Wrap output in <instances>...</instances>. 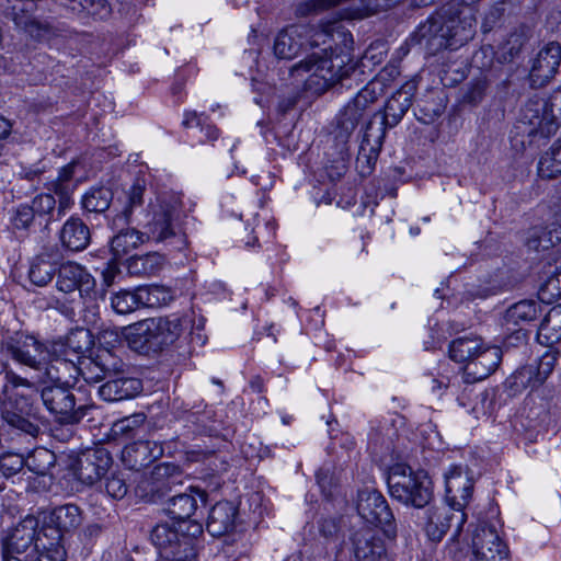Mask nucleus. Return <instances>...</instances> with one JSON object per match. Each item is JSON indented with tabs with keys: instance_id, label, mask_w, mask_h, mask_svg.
I'll return each mask as SVG.
<instances>
[{
	"instance_id": "obj_37",
	"label": "nucleus",
	"mask_w": 561,
	"mask_h": 561,
	"mask_svg": "<svg viewBox=\"0 0 561 561\" xmlns=\"http://www.w3.org/2000/svg\"><path fill=\"white\" fill-rule=\"evenodd\" d=\"M537 340L549 347L561 341V304L548 311L538 328Z\"/></svg>"
},
{
	"instance_id": "obj_61",
	"label": "nucleus",
	"mask_w": 561,
	"mask_h": 561,
	"mask_svg": "<svg viewBox=\"0 0 561 561\" xmlns=\"http://www.w3.org/2000/svg\"><path fill=\"white\" fill-rule=\"evenodd\" d=\"M524 38L520 34H511L502 46L501 58L505 62L514 61L522 53Z\"/></svg>"
},
{
	"instance_id": "obj_30",
	"label": "nucleus",
	"mask_w": 561,
	"mask_h": 561,
	"mask_svg": "<svg viewBox=\"0 0 561 561\" xmlns=\"http://www.w3.org/2000/svg\"><path fill=\"white\" fill-rule=\"evenodd\" d=\"M306 24L289 25L280 31L274 42V54L280 59H293L305 49L304 35L308 34Z\"/></svg>"
},
{
	"instance_id": "obj_62",
	"label": "nucleus",
	"mask_w": 561,
	"mask_h": 561,
	"mask_svg": "<svg viewBox=\"0 0 561 561\" xmlns=\"http://www.w3.org/2000/svg\"><path fill=\"white\" fill-rule=\"evenodd\" d=\"M162 257L157 254H147L133 260L130 267L134 273L152 274L161 265Z\"/></svg>"
},
{
	"instance_id": "obj_22",
	"label": "nucleus",
	"mask_w": 561,
	"mask_h": 561,
	"mask_svg": "<svg viewBox=\"0 0 561 561\" xmlns=\"http://www.w3.org/2000/svg\"><path fill=\"white\" fill-rule=\"evenodd\" d=\"M163 455L162 446L153 440H136L122 450V462L129 470L139 471Z\"/></svg>"
},
{
	"instance_id": "obj_55",
	"label": "nucleus",
	"mask_w": 561,
	"mask_h": 561,
	"mask_svg": "<svg viewBox=\"0 0 561 561\" xmlns=\"http://www.w3.org/2000/svg\"><path fill=\"white\" fill-rule=\"evenodd\" d=\"M57 355L53 351V354L47 355L42 365V370L36 371L35 378L44 383L56 385L61 383L60 376L58 375Z\"/></svg>"
},
{
	"instance_id": "obj_9",
	"label": "nucleus",
	"mask_w": 561,
	"mask_h": 561,
	"mask_svg": "<svg viewBox=\"0 0 561 561\" xmlns=\"http://www.w3.org/2000/svg\"><path fill=\"white\" fill-rule=\"evenodd\" d=\"M356 508L358 515L367 523L382 530L386 537H397V524L393 513L385 496L373 489L358 492Z\"/></svg>"
},
{
	"instance_id": "obj_8",
	"label": "nucleus",
	"mask_w": 561,
	"mask_h": 561,
	"mask_svg": "<svg viewBox=\"0 0 561 561\" xmlns=\"http://www.w3.org/2000/svg\"><path fill=\"white\" fill-rule=\"evenodd\" d=\"M382 95V87L379 81H369L358 93L343 107L336 119L335 138L345 144L354 133L359 122L365 116L369 106Z\"/></svg>"
},
{
	"instance_id": "obj_46",
	"label": "nucleus",
	"mask_w": 561,
	"mask_h": 561,
	"mask_svg": "<svg viewBox=\"0 0 561 561\" xmlns=\"http://www.w3.org/2000/svg\"><path fill=\"white\" fill-rule=\"evenodd\" d=\"M95 354L99 358V365L102 367L107 379L128 373V365L111 350L98 348Z\"/></svg>"
},
{
	"instance_id": "obj_31",
	"label": "nucleus",
	"mask_w": 561,
	"mask_h": 561,
	"mask_svg": "<svg viewBox=\"0 0 561 561\" xmlns=\"http://www.w3.org/2000/svg\"><path fill=\"white\" fill-rule=\"evenodd\" d=\"M237 506L229 501L216 503L208 515L207 530L214 537H219L230 533L234 528Z\"/></svg>"
},
{
	"instance_id": "obj_4",
	"label": "nucleus",
	"mask_w": 561,
	"mask_h": 561,
	"mask_svg": "<svg viewBox=\"0 0 561 561\" xmlns=\"http://www.w3.org/2000/svg\"><path fill=\"white\" fill-rule=\"evenodd\" d=\"M561 126V87L547 99H530L520 111L514 126L516 136L527 137L528 144L539 138H549Z\"/></svg>"
},
{
	"instance_id": "obj_44",
	"label": "nucleus",
	"mask_w": 561,
	"mask_h": 561,
	"mask_svg": "<svg viewBox=\"0 0 561 561\" xmlns=\"http://www.w3.org/2000/svg\"><path fill=\"white\" fill-rule=\"evenodd\" d=\"M142 307L156 308L168 305L173 300V294L170 288L161 285L139 286Z\"/></svg>"
},
{
	"instance_id": "obj_39",
	"label": "nucleus",
	"mask_w": 561,
	"mask_h": 561,
	"mask_svg": "<svg viewBox=\"0 0 561 561\" xmlns=\"http://www.w3.org/2000/svg\"><path fill=\"white\" fill-rule=\"evenodd\" d=\"M145 191L146 185L140 183V181H137L130 186L126 192L127 201L122 213L113 219L112 224L114 228H121L131 222L134 208L141 206L144 203Z\"/></svg>"
},
{
	"instance_id": "obj_19",
	"label": "nucleus",
	"mask_w": 561,
	"mask_h": 561,
	"mask_svg": "<svg viewBox=\"0 0 561 561\" xmlns=\"http://www.w3.org/2000/svg\"><path fill=\"white\" fill-rule=\"evenodd\" d=\"M444 24V19L439 12L428 18L422 23L414 33L416 42L424 46L432 55L447 48L450 45V32Z\"/></svg>"
},
{
	"instance_id": "obj_33",
	"label": "nucleus",
	"mask_w": 561,
	"mask_h": 561,
	"mask_svg": "<svg viewBox=\"0 0 561 561\" xmlns=\"http://www.w3.org/2000/svg\"><path fill=\"white\" fill-rule=\"evenodd\" d=\"M185 525V523H160L152 529L150 538L162 559L168 561L169 558H175L178 556L172 545L175 542L179 531L183 530Z\"/></svg>"
},
{
	"instance_id": "obj_16",
	"label": "nucleus",
	"mask_w": 561,
	"mask_h": 561,
	"mask_svg": "<svg viewBox=\"0 0 561 561\" xmlns=\"http://www.w3.org/2000/svg\"><path fill=\"white\" fill-rule=\"evenodd\" d=\"M111 454L103 447L81 453L75 465V474L83 484L92 485L108 470Z\"/></svg>"
},
{
	"instance_id": "obj_15",
	"label": "nucleus",
	"mask_w": 561,
	"mask_h": 561,
	"mask_svg": "<svg viewBox=\"0 0 561 561\" xmlns=\"http://www.w3.org/2000/svg\"><path fill=\"white\" fill-rule=\"evenodd\" d=\"M56 286L61 293L78 291L80 298H85L94 293L95 279L84 266L75 262H66L57 271Z\"/></svg>"
},
{
	"instance_id": "obj_29",
	"label": "nucleus",
	"mask_w": 561,
	"mask_h": 561,
	"mask_svg": "<svg viewBox=\"0 0 561 561\" xmlns=\"http://www.w3.org/2000/svg\"><path fill=\"white\" fill-rule=\"evenodd\" d=\"M142 390V382L138 378L118 375L107 379L99 388V394L104 401L114 402L135 398Z\"/></svg>"
},
{
	"instance_id": "obj_57",
	"label": "nucleus",
	"mask_w": 561,
	"mask_h": 561,
	"mask_svg": "<svg viewBox=\"0 0 561 561\" xmlns=\"http://www.w3.org/2000/svg\"><path fill=\"white\" fill-rule=\"evenodd\" d=\"M342 1L343 0H308L297 7L296 14L299 16L318 14L324 10L339 5Z\"/></svg>"
},
{
	"instance_id": "obj_51",
	"label": "nucleus",
	"mask_w": 561,
	"mask_h": 561,
	"mask_svg": "<svg viewBox=\"0 0 561 561\" xmlns=\"http://www.w3.org/2000/svg\"><path fill=\"white\" fill-rule=\"evenodd\" d=\"M78 376H81L88 383H95L106 379L102 367L99 365V358L95 354L84 356L78 360Z\"/></svg>"
},
{
	"instance_id": "obj_45",
	"label": "nucleus",
	"mask_w": 561,
	"mask_h": 561,
	"mask_svg": "<svg viewBox=\"0 0 561 561\" xmlns=\"http://www.w3.org/2000/svg\"><path fill=\"white\" fill-rule=\"evenodd\" d=\"M55 274V265L42 255L36 256L32 261L28 270V278L31 283L39 287L49 284Z\"/></svg>"
},
{
	"instance_id": "obj_28",
	"label": "nucleus",
	"mask_w": 561,
	"mask_h": 561,
	"mask_svg": "<svg viewBox=\"0 0 561 561\" xmlns=\"http://www.w3.org/2000/svg\"><path fill=\"white\" fill-rule=\"evenodd\" d=\"M352 541L356 561H393L381 539L369 529L356 531Z\"/></svg>"
},
{
	"instance_id": "obj_12",
	"label": "nucleus",
	"mask_w": 561,
	"mask_h": 561,
	"mask_svg": "<svg viewBox=\"0 0 561 561\" xmlns=\"http://www.w3.org/2000/svg\"><path fill=\"white\" fill-rule=\"evenodd\" d=\"M182 470L172 462L157 465L150 477L137 485L139 496L148 502H156L164 496L173 485L181 483Z\"/></svg>"
},
{
	"instance_id": "obj_18",
	"label": "nucleus",
	"mask_w": 561,
	"mask_h": 561,
	"mask_svg": "<svg viewBox=\"0 0 561 561\" xmlns=\"http://www.w3.org/2000/svg\"><path fill=\"white\" fill-rule=\"evenodd\" d=\"M415 91L416 84L413 81L407 82L387 101L382 115L381 134L377 136L379 146L385 137V129L387 127L392 128L397 126L412 106Z\"/></svg>"
},
{
	"instance_id": "obj_2",
	"label": "nucleus",
	"mask_w": 561,
	"mask_h": 561,
	"mask_svg": "<svg viewBox=\"0 0 561 561\" xmlns=\"http://www.w3.org/2000/svg\"><path fill=\"white\" fill-rule=\"evenodd\" d=\"M190 322L179 313L147 318L126 327L124 336L130 350L142 355L159 354L175 344Z\"/></svg>"
},
{
	"instance_id": "obj_27",
	"label": "nucleus",
	"mask_w": 561,
	"mask_h": 561,
	"mask_svg": "<svg viewBox=\"0 0 561 561\" xmlns=\"http://www.w3.org/2000/svg\"><path fill=\"white\" fill-rule=\"evenodd\" d=\"M76 165L75 162H70L62 167L57 176L45 184L46 188L58 197V218L65 215L72 204L71 196L77 188V181L73 176Z\"/></svg>"
},
{
	"instance_id": "obj_64",
	"label": "nucleus",
	"mask_w": 561,
	"mask_h": 561,
	"mask_svg": "<svg viewBox=\"0 0 561 561\" xmlns=\"http://www.w3.org/2000/svg\"><path fill=\"white\" fill-rule=\"evenodd\" d=\"M35 214L28 204L19 205L12 214L11 222L15 229L26 230L34 221Z\"/></svg>"
},
{
	"instance_id": "obj_63",
	"label": "nucleus",
	"mask_w": 561,
	"mask_h": 561,
	"mask_svg": "<svg viewBox=\"0 0 561 561\" xmlns=\"http://www.w3.org/2000/svg\"><path fill=\"white\" fill-rule=\"evenodd\" d=\"M105 491L114 500H122L128 491L125 479L118 473H111L105 480Z\"/></svg>"
},
{
	"instance_id": "obj_21",
	"label": "nucleus",
	"mask_w": 561,
	"mask_h": 561,
	"mask_svg": "<svg viewBox=\"0 0 561 561\" xmlns=\"http://www.w3.org/2000/svg\"><path fill=\"white\" fill-rule=\"evenodd\" d=\"M444 478L448 504L463 511L472 495L473 481L461 466L456 465L449 467Z\"/></svg>"
},
{
	"instance_id": "obj_36",
	"label": "nucleus",
	"mask_w": 561,
	"mask_h": 561,
	"mask_svg": "<svg viewBox=\"0 0 561 561\" xmlns=\"http://www.w3.org/2000/svg\"><path fill=\"white\" fill-rule=\"evenodd\" d=\"M543 311V306L533 299L520 300L512 305L505 312V322L523 325L535 321Z\"/></svg>"
},
{
	"instance_id": "obj_38",
	"label": "nucleus",
	"mask_w": 561,
	"mask_h": 561,
	"mask_svg": "<svg viewBox=\"0 0 561 561\" xmlns=\"http://www.w3.org/2000/svg\"><path fill=\"white\" fill-rule=\"evenodd\" d=\"M342 18L343 15H340L339 19L321 22L318 26L306 24L309 32L304 35L305 48L307 46L318 47L320 45H325L329 38L333 39L334 34L345 35L340 23Z\"/></svg>"
},
{
	"instance_id": "obj_47",
	"label": "nucleus",
	"mask_w": 561,
	"mask_h": 561,
	"mask_svg": "<svg viewBox=\"0 0 561 561\" xmlns=\"http://www.w3.org/2000/svg\"><path fill=\"white\" fill-rule=\"evenodd\" d=\"M139 296V287L134 291L122 289L112 295L111 305L115 312L119 314H127L142 307Z\"/></svg>"
},
{
	"instance_id": "obj_26",
	"label": "nucleus",
	"mask_w": 561,
	"mask_h": 561,
	"mask_svg": "<svg viewBox=\"0 0 561 561\" xmlns=\"http://www.w3.org/2000/svg\"><path fill=\"white\" fill-rule=\"evenodd\" d=\"M49 523L51 526L43 528L44 537L60 542L62 533H68L81 525V511L75 504L60 505L50 513Z\"/></svg>"
},
{
	"instance_id": "obj_7",
	"label": "nucleus",
	"mask_w": 561,
	"mask_h": 561,
	"mask_svg": "<svg viewBox=\"0 0 561 561\" xmlns=\"http://www.w3.org/2000/svg\"><path fill=\"white\" fill-rule=\"evenodd\" d=\"M73 386L47 385L41 390L43 404L60 424H78L92 408L77 400Z\"/></svg>"
},
{
	"instance_id": "obj_52",
	"label": "nucleus",
	"mask_w": 561,
	"mask_h": 561,
	"mask_svg": "<svg viewBox=\"0 0 561 561\" xmlns=\"http://www.w3.org/2000/svg\"><path fill=\"white\" fill-rule=\"evenodd\" d=\"M77 3L81 11L96 20H106L112 13V7L107 0H70Z\"/></svg>"
},
{
	"instance_id": "obj_43",
	"label": "nucleus",
	"mask_w": 561,
	"mask_h": 561,
	"mask_svg": "<svg viewBox=\"0 0 561 561\" xmlns=\"http://www.w3.org/2000/svg\"><path fill=\"white\" fill-rule=\"evenodd\" d=\"M113 192L105 186L91 187L82 197V207L90 213H104L111 206Z\"/></svg>"
},
{
	"instance_id": "obj_40",
	"label": "nucleus",
	"mask_w": 561,
	"mask_h": 561,
	"mask_svg": "<svg viewBox=\"0 0 561 561\" xmlns=\"http://www.w3.org/2000/svg\"><path fill=\"white\" fill-rule=\"evenodd\" d=\"M481 339L477 336H461L454 340L449 346V356L458 363H469L483 346Z\"/></svg>"
},
{
	"instance_id": "obj_25",
	"label": "nucleus",
	"mask_w": 561,
	"mask_h": 561,
	"mask_svg": "<svg viewBox=\"0 0 561 561\" xmlns=\"http://www.w3.org/2000/svg\"><path fill=\"white\" fill-rule=\"evenodd\" d=\"M30 2L12 5L5 16L11 20L14 26L35 41L48 38L50 26L33 16Z\"/></svg>"
},
{
	"instance_id": "obj_42",
	"label": "nucleus",
	"mask_w": 561,
	"mask_h": 561,
	"mask_svg": "<svg viewBox=\"0 0 561 561\" xmlns=\"http://www.w3.org/2000/svg\"><path fill=\"white\" fill-rule=\"evenodd\" d=\"M538 174L542 179H554L561 175V138L540 158Z\"/></svg>"
},
{
	"instance_id": "obj_50",
	"label": "nucleus",
	"mask_w": 561,
	"mask_h": 561,
	"mask_svg": "<svg viewBox=\"0 0 561 561\" xmlns=\"http://www.w3.org/2000/svg\"><path fill=\"white\" fill-rule=\"evenodd\" d=\"M511 2L502 0L493 3L484 13L481 23L482 32L490 33L491 31L500 27L504 21L506 11L510 9Z\"/></svg>"
},
{
	"instance_id": "obj_41",
	"label": "nucleus",
	"mask_w": 561,
	"mask_h": 561,
	"mask_svg": "<svg viewBox=\"0 0 561 561\" xmlns=\"http://www.w3.org/2000/svg\"><path fill=\"white\" fill-rule=\"evenodd\" d=\"M33 551L34 553H26L25 561H65L66 551L60 542L51 540L46 542L43 537L37 538Z\"/></svg>"
},
{
	"instance_id": "obj_53",
	"label": "nucleus",
	"mask_w": 561,
	"mask_h": 561,
	"mask_svg": "<svg viewBox=\"0 0 561 561\" xmlns=\"http://www.w3.org/2000/svg\"><path fill=\"white\" fill-rule=\"evenodd\" d=\"M55 354L57 355V364L59 366L60 385H75L78 378V360L59 352Z\"/></svg>"
},
{
	"instance_id": "obj_32",
	"label": "nucleus",
	"mask_w": 561,
	"mask_h": 561,
	"mask_svg": "<svg viewBox=\"0 0 561 561\" xmlns=\"http://www.w3.org/2000/svg\"><path fill=\"white\" fill-rule=\"evenodd\" d=\"M90 239L89 227L78 217H70L60 231L62 245L73 252L84 250L89 245Z\"/></svg>"
},
{
	"instance_id": "obj_1",
	"label": "nucleus",
	"mask_w": 561,
	"mask_h": 561,
	"mask_svg": "<svg viewBox=\"0 0 561 561\" xmlns=\"http://www.w3.org/2000/svg\"><path fill=\"white\" fill-rule=\"evenodd\" d=\"M145 217L144 222H138L146 229L145 232L134 228H121L112 238L111 250L116 259L135 250L144 243L145 238L167 242L176 250H183L186 247V236L181 227V207L175 199L158 197L154 203L151 202L148 205Z\"/></svg>"
},
{
	"instance_id": "obj_11",
	"label": "nucleus",
	"mask_w": 561,
	"mask_h": 561,
	"mask_svg": "<svg viewBox=\"0 0 561 561\" xmlns=\"http://www.w3.org/2000/svg\"><path fill=\"white\" fill-rule=\"evenodd\" d=\"M467 515L465 512L450 504L431 507L427 511V522L424 526L426 536L432 541H440L448 530L453 531L451 538H458L465 525Z\"/></svg>"
},
{
	"instance_id": "obj_58",
	"label": "nucleus",
	"mask_w": 561,
	"mask_h": 561,
	"mask_svg": "<svg viewBox=\"0 0 561 561\" xmlns=\"http://www.w3.org/2000/svg\"><path fill=\"white\" fill-rule=\"evenodd\" d=\"M56 199L51 193H42L32 199L30 205L32 210L37 216H53L56 209Z\"/></svg>"
},
{
	"instance_id": "obj_5",
	"label": "nucleus",
	"mask_w": 561,
	"mask_h": 561,
	"mask_svg": "<svg viewBox=\"0 0 561 561\" xmlns=\"http://www.w3.org/2000/svg\"><path fill=\"white\" fill-rule=\"evenodd\" d=\"M5 378L15 391L2 410L3 420L12 427L36 437L39 433L38 407L35 405L38 391L25 378L7 373Z\"/></svg>"
},
{
	"instance_id": "obj_59",
	"label": "nucleus",
	"mask_w": 561,
	"mask_h": 561,
	"mask_svg": "<svg viewBox=\"0 0 561 561\" xmlns=\"http://www.w3.org/2000/svg\"><path fill=\"white\" fill-rule=\"evenodd\" d=\"M25 465L22 455L14 453H7L0 457V471L7 478L12 477L20 472Z\"/></svg>"
},
{
	"instance_id": "obj_56",
	"label": "nucleus",
	"mask_w": 561,
	"mask_h": 561,
	"mask_svg": "<svg viewBox=\"0 0 561 561\" xmlns=\"http://www.w3.org/2000/svg\"><path fill=\"white\" fill-rule=\"evenodd\" d=\"M488 81L483 77H479L470 81L463 92L462 100L466 103L477 105L480 103L486 92Z\"/></svg>"
},
{
	"instance_id": "obj_20",
	"label": "nucleus",
	"mask_w": 561,
	"mask_h": 561,
	"mask_svg": "<svg viewBox=\"0 0 561 561\" xmlns=\"http://www.w3.org/2000/svg\"><path fill=\"white\" fill-rule=\"evenodd\" d=\"M3 350L12 356L13 359L31 367L36 371L42 370V365L48 355L44 345L34 336H21L12 342H8Z\"/></svg>"
},
{
	"instance_id": "obj_35",
	"label": "nucleus",
	"mask_w": 561,
	"mask_h": 561,
	"mask_svg": "<svg viewBox=\"0 0 561 561\" xmlns=\"http://www.w3.org/2000/svg\"><path fill=\"white\" fill-rule=\"evenodd\" d=\"M202 534V526L199 524H190L180 530L175 542L172 545L174 552H178L175 558H169L168 561H192L196 558V542L197 535Z\"/></svg>"
},
{
	"instance_id": "obj_10",
	"label": "nucleus",
	"mask_w": 561,
	"mask_h": 561,
	"mask_svg": "<svg viewBox=\"0 0 561 561\" xmlns=\"http://www.w3.org/2000/svg\"><path fill=\"white\" fill-rule=\"evenodd\" d=\"M445 28L450 32L453 48L463 45L473 37L477 18L473 5L465 2L450 3L439 11Z\"/></svg>"
},
{
	"instance_id": "obj_34",
	"label": "nucleus",
	"mask_w": 561,
	"mask_h": 561,
	"mask_svg": "<svg viewBox=\"0 0 561 561\" xmlns=\"http://www.w3.org/2000/svg\"><path fill=\"white\" fill-rule=\"evenodd\" d=\"M93 339L89 330L77 328L71 330L62 343L54 345V352L62 353L65 356H70L76 360L83 358L82 354L91 348Z\"/></svg>"
},
{
	"instance_id": "obj_3",
	"label": "nucleus",
	"mask_w": 561,
	"mask_h": 561,
	"mask_svg": "<svg viewBox=\"0 0 561 561\" xmlns=\"http://www.w3.org/2000/svg\"><path fill=\"white\" fill-rule=\"evenodd\" d=\"M355 64L346 56L313 53L290 68V76L301 82L306 91L322 94L343 80L356 76Z\"/></svg>"
},
{
	"instance_id": "obj_17",
	"label": "nucleus",
	"mask_w": 561,
	"mask_h": 561,
	"mask_svg": "<svg viewBox=\"0 0 561 561\" xmlns=\"http://www.w3.org/2000/svg\"><path fill=\"white\" fill-rule=\"evenodd\" d=\"M561 64V44L550 42L542 47L533 60L529 80L531 87L546 85L557 73Z\"/></svg>"
},
{
	"instance_id": "obj_14",
	"label": "nucleus",
	"mask_w": 561,
	"mask_h": 561,
	"mask_svg": "<svg viewBox=\"0 0 561 561\" xmlns=\"http://www.w3.org/2000/svg\"><path fill=\"white\" fill-rule=\"evenodd\" d=\"M38 522L35 517L27 516L19 523L12 531L2 539V552L25 558L26 553H34L33 548L38 537L44 540L43 529L37 531Z\"/></svg>"
},
{
	"instance_id": "obj_24",
	"label": "nucleus",
	"mask_w": 561,
	"mask_h": 561,
	"mask_svg": "<svg viewBox=\"0 0 561 561\" xmlns=\"http://www.w3.org/2000/svg\"><path fill=\"white\" fill-rule=\"evenodd\" d=\"M206 493L198 488H190L188 492L178 494L168 501L165 512L173 519L175 524L185 523L184 527L190 524H195L191 517L198 508V503L205 504Z\"/></svg>"
},
{
	"instance_id": "obj_6",
	"label": "nucleus",
	"mask_w": 561,
	"mask_h": 561,
	"mask_svg": "<svg viewBox=\"0 0 561 561\" xmlns=\"http://www.w3.org/2000/svg\"><path fill=\"white\" fill-rule=\"evenodd\" d=\"M387 484L391 497L405 506L424 508L433 500V483L424 470L404 463L390 468Z\"/></svg>"
},
{
	"instance_id": "obj_48",
	"label": "nucleus",
	"mask_w": 561,
	"mask_h": 561,
	"mask_svg": "<svg viewBox=\"0 0 561 561\" xmlns=\"http://www.w3.org/2000/svg\"><path fill=\"white\" fill-rule=\"evenodd\" d=\"M539 376H537L536 367L534 364L525 365L518 368L510 378L508 382L511 387L516 390H523L527 388H537L543 383V381H537Z\"/></svg>"
},
{
	"instance_id": "obj_49",
	"label": "nucleus",
	"mask_w": 561,
	"mask_h": 561,
	"mask_svg": "<svg viewBox=\"0 0 561 561\" xmlns=\"http://www.w3.org/2000/svg\"><path fill=\"white\" fill-rule=\"evenodd\" d=\"M24 460V467H26L30 471L38 476H44L54 465L55 456L46 448H37Z\"/></svg>"
},
{
	"instance_id": "obj_60",
	"label": "nucleus",
	"mask_w": 561,
	"mask_h": 561,
	"mask_svg": "<svg viewBox=\"0 0 561 561\" xmlns=\"http://www.w3.org/2000/svg\"><path fill=\"white\" fill-rule=\"evenodd\" d=\"M145 421L146 415L144 413H134L116 421L113 424V431L117 435H129L133 431L140 427Z\"/></svg>"
},
{
	"instance_id": "obj_54",
	"label": "nucleus",
	"mask_w": 561,
	"mask_h": 561,
	"mask_svg": "<svg viewBox=\"0 0 561 561\" xmlns=\"http://www.w3.org/2000/svg\"><path fill=\"white\" fill-rule=\"evenodd\" d=\"M526 245L529 250L539 252L554 247L552 239L549 236L547 227H534L529 230L526 240Z\"/></svg>"
},
{
	"instance_id": "obj_13",
	"label": "nucleus",
	"mask_w": 561,
	"mask_h": 561,
	"mask_svg": "<svg viewBox=\"0 0 561 561\" xmlns=\"http://www.w3.org/2000/svg\"><path fill=\"white\" fill-rule=\"evenodd\" d=\"M474 561H510L507 546L501 540L495 526L481 522L473 531Z\"/></svg>"
},
{
	"instance_id": "obj_23",
	"label": "nucleus",
	"mask_w": 561,
	"mask_h": 561,
	"mask_svg": "<svg viewBox=\"0 0 561 561\" xmlns=\"http://www.w3.org/2000/svg\"><path fill=\"white\" fill-rule=\"evenodd\" d=\"M502 359V351L497 346L483 345L479 353L465 365V381L473 383L488 378L495 371Z\"/></svg>"
}]
</instances>
